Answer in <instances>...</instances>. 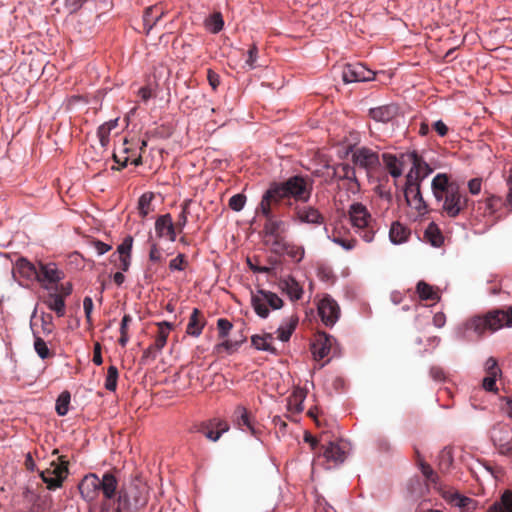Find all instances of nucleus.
<instances>
[{
    "mask_svg": "<svg viewBox=\"0 0 512 512\" xmlns=\"http://www.w3.org/2000/svg\"><path fill=\"white\" fill-rule=\"evenodd\" d=\"M311 193L312 186L299 175L282 182L271 183L256 210L265 218L263 225L265 236L271 238L283 236L287 231V224L276 216L282 215L281 209H292L296 202H308Z\"/></svg>",
    "mask_w": 512,
    "mask_h": 512,
    "instance_id": "nucleus-1",
    "label": "nucleus"
},
{
    "mask_svg": "<svg viewBox=\"0 0 512 512\" xmlns=\"http://www.w3.org/2000/svg\"><path fill=\"white\" fill-rule=\"evenodd\" d=\"M435 200L441 203V215L449 218L458 217L469 205V198L460 190V185L450 180L446 173H438L431 182Z\"/></svg>",
    "mask_w": 512,
    "mask_h": 512,
    "instance_id": "nucleus-2",
    "label": "nucleus"
},
{
    "mask_svg": "<svg viewBox=\"0 0 512 512\" xmlns=\"http://www.w3.org/2000/svg\"><path fill=\"white\" fill-rule=\"evenodd\" d=\"M81 497L88 503L95 502L102 492L105 500L115 498L118 489V480L112 472H105L102 478L95 473L83 477L78 485Z\"/></svg>",
    "mask_w": 512,
    "mask_h": 512,
    "instance_id": "nucleus-3",
    "label": "nucleus"
},
{
    "mask_svg": "<svg viewBox=\"0 0 512 512\" xmlns=\"http://www.w3.org/2000/svg\"><path fill=\"white\" fill-rule=\"evenodd\" d=\"M504 326L512 327V305L507 310L493 309L483 315H476L465 323V329L473 331L478 337L486 332L493 333Z\"/></svg>",
    "mask_w": 512,
    "mask_h": 512,
    "instance_id": "nucleus-4",
    "label": "nucleus"
},
{
    "mask_svg": "<svg viewBox=\"0 0 512 512\" xmlns=\"http://www.w3.org/2000/svg\"><path fill=\"white\" fill-rule=\"evenodd\" d=\"M115 512H137L148 502V486L136 477L126 486L117 491Z\"/></svg>",
    "mask_w": 512,
    "mask_h": 512,
    "instance_id": "nucleus-5",
    "label": "nucleus"
},
{
    "mask_svg": "<svg viewBox=\"0 0 512 512\" xmlns=\"http://www.w3.org/2000/svg\"><path fill=\"white\" fill-rule=\"evenodd\" d=\"M349 219L355 232L366 242H371L378 230L377 222L362 203L356 202L350 205Z\"/></svg>",
    "mask_w": 512,
    "mask_h": 512,
    "instance_id": "nucleus-6",
    "label": "nucleus"
},
{
    "mask_svg": "<svg viewBox=\"0 0 512 512\" xmlns=\"http://www.w3.org/2000/svg\"><path fill=\"white\" fill-rule=\"evenodd\" d=\"M57 461H52L50 467L40 473V477L47 485V489L56 490L62 487L64 480L69 474V461L65 456H58Z\"/></svg>",
    "mask_w": 512,
    "mask_h": 512,
    "instance_id": "nucleus-7",
    "label": "nucleus"
},
{
    "mask_svg": "<svg viewBox=\"0 0 512 512\" xmlns=\"http://www.w3.org/2000/svg\"><path fill=\"white\" fill-rule=\"evenodd\" d=\"M327 170V182L332 180H346L347 190L353 194L360 191V183L356 177L355 168L348 163H339L334 166L326 165Z\"/></svg>",
    "mask_w": 512,
    "mask_h": 512,
    "instance_id": "nucleus-8",
    "label": "nucleus"
},
{
    "mask_svg": "<svg viewBox=\"0 0 512 512\" xmlns=\"http://www.w3.org/2000/svg\"><path fill=\"white\" fill-rule=\"evenodd\" d=\"M251 304L258 316L266 318L269 315V307L274 310L280 309L283 306V300L273 292L258 290L252 293Z\"/></svg>",
    "mask_w": 512,
    "mask_h": 512,
    "instance_id": "nucleus-9",
    "label": "nucleus"
},
{
    "mask_svg": "<svg viewBox=\"0 0 512 512\" xmlns=\"http://www.w3.org/2000/svg\"><path fill=\"white\" fill-rule=\"evenodd\" d=\"M404 197L407 205L415 209L419 215H424L428 212V205L421 193V182L413 179L412 171L406 176Z\"/></svg>",
    "mask_w": 512,
    "mask_h": 512,
    "instance_id": "nucleus-10",
    "label": "nucleus"
},
{
    "mask_svg": "<svg viewBox=\"0 0 512 512\" xmlns=\"http://www.w3.org/2000/svg\"><path fill=\"white\" fill-rule=\"evenodd\" d=\"M352 162L355 166L364 169L367 174L377 170L380 166L378 152L368 147H360L352 152Z\"/></svg>",
    "mask_w": 512,
    "mask_h": 512,
    "instance_id": "nucleus-11",
    "label": "nucleus"
},
{
    "mask_svg": "<svg viewBox=\"0 0 512 512\" xmlns=\"http://www.w3.org/2000/svg\"><path fill=\"white\" fill-rule=\"evenodd\" d=\"M322 443V455L327 461H331L335 464H341L345 461L349 447L348 443L342 439L336 441H328L324 439V434L320 438Z\"/></svg>",
    "mask_w": 512,
    "mask_h": 512,
    "instance_id": "nucleus-12",
    "label": "nucleus"
},
{
    "mask_svg": "<svg viewBox=\"0 0 512 512\" xmlns=\"http://www.w3.org/2000/svg\"><path fill=\"white\" fill-rule=\"evenodd\" d=\"M342 80L344 83L367 82L375 77V72L367 68L364 64L347 63L342 68Z\"/></svg>",
    "mask_w": 512,
    "mask_h": 512,
    "instance_id": "nucleus-13",
    "label": "nucleus"
},
{
    "mask_svg": "<svg viewBox=\"0 0 512 512\" xmlns=\"http://www.w3.org/2000/svg\"><path fill=\"white\" fill-rule=\"evenodd\" d=\"M318 313L326 326H333L340 317V307L331 296L326 295L318 303Z\"/></svg>",
    "mask_w": 512,
    "mask_h": 512,
    "instance_id": "nucleus-14",
    "label": "nucleus"
},
{
    "mask_svg": "<svg viewBox=\"0 0 512 512\" xmlns=\"http://www.w3.org/2000/svg\"><path fill=\"white\" fill-rule=\"evenodd\" d=\"M37 269L33 263L25 258H19L13 266V277L21 285H28V282L36 281Z\"/></svg>",
    "mask_w": 512,
    "mask_h": 512,
    "instance_id": "nucleus-15",
    "label": "nucleus"
},
{
    "mask_svg": "<svg viewBox=\"0 0 512 512\" xmlns=\"http://www.w3.org/2000/svg\"><path fill=\"white\" fill-rule=\"evenodd\" d=\"M334 344L335 339L332 336L325 332H318L311 347L314 359L320 361L328 357L332 350H336Z\"/></svg>",
    "mask_w": 512,
    "mask_h": 512,
    "instance_id": "nucleus-16",
    "label": "nucleus"
},
{
    "mask_svg": "<svg viewBox=\"0 0 512 512\" xmlns=\"http://www.w3.org/2000/svg\"><path fill=\"white\" fill-rule=\"evenodd\" d=\"M63 278V273L57 269L54 263H39L36 281L45 289L58 283Z\"/></svg>",
    "mask_w": 512,
    "mask_h": 512,
    "instance_id": "nucleus-17",
    "label": "nucleus"
},
{
    "mask_svg": "<svg viewBox=\"0 0 512 512\" xmlns=\"http://www.w3.org/2000/svg\"><path fill=\"white\" fill-rule=\"evenodd\" d=\"M232 423L238 429L256 435L257 430L254 426V418L251 413L243 405H237L231 415Z\"/></svg>",
    "mask_w": 512,
    "mask_h": 512,
    "instance_id": "nucleus-18",
    "label": "nucleus"
},
{
    "mask_svg": "<svg viewBox=\"0 0 512 512\" xmlns=\"http://www.w3.org/2000/svg\"><path fill=\"white\" fill-rule=\"evenodd\" d=\"M293 221L300 223L317 224L320 225L324 222L323 215L312 206H298L293 204Z\"/></svg>",
    "mask_w": 512,
    "mask_h": 512,
    "instance_id": "nucleus-19",
    "label": "nucleus"
},
{
    "mask_svg": "<svg viewBox=\"0 0 512 512\" xmlns=\"http://www.w3.org/2000/svg\"><path fill=\"white\" fill-rule=\"evenodd\" d=\"M155 232L159 238L166 236L170 241H175V226L169 213L161 215L156 219Z\"/></svg>",
    "mask_w": 512,
    "mask_h": 512,
    "instance_id": "nucleus-20",
    "label": "nucleus"
},
{
    "mask_svg": "<svg viewBox=\"0 0 512 512\" xmlns=\"http://www.w3.org/2000/svg\"><path fill=\"white\" fill-rule=\"evenodd\" d=\"M399 113V107L395 104L383 105L369 110V116L381 123H388Z\"/></svg>",
    "mask_w": 512,
    "mask_h": 512,
    "instance_id": "nucleus-21",
    "label": "nucleus"
},
{
    "mask_svg": "<svg viewBox=\"0 0 512 512\" xmlns=\"http://www.w3.org/2000/svg\"><path fill=\"white\" fill-rule=\"evenodd\" d=\"M407 157L412 161L413 167L410 171H412L413 179L415 181L422 182L430 173H432L433 170L429 164L426 163L416 152L410 153Z\"/></svg>",
    "mask_w": 512,
    "mask_h": 512,
    "instance_id": "nucleus-22",
    "label": "nucleus"
},
{
    "mask_svg": "<svg viewBox=\"0 0 512 512\" xmlns=\"http://www.w3.org/2000/svg\"><path fill=\"white\" fill-rule=\"evenodd\" d=\"M405 157V154H401L399 157L391 153L382 154L385 168L393 178H399L402 175Z\"/></svg>",
    "mask_w": 512,
    "mask_h": 512,
    "instance_id": "nucleus-23",
    "label": "nucleus"
},
{
    "mask_svg": "<svg viewBox=\"0 0 512 512\" xmlns=\"http://www.w3.org/2000/svg\"><path fill=\"white\" fill-rule=\"evenodd\" d=\"M205 324H206V320L203 317L201 311L197 308H194L190 315L189 322H188L187 328H186V332H187V334H189L193 337H198L201 335Z\"/></svg>",
    "mask_w": 512,
    "mask_h": 512,
    "instance_id": "nucleus-24",
    "label": "nucleus"
},
{
    "mask_svg": "<svg viewBox=\"0 0 512 512\" xmlns=\"http://www.w3.org/2000/svg\"><path fill=\"white\" fill-rule=\"evenodd\" d=\"M43 302L50 310L54 311L58 317H63L65 315L66 305L61 294L56 292L49 293Z\"/></svg>",
    "mask_w": 512,
    "mask_h": 512,
    "instance_id": "nucleus-25",
    "label": "nucleus"
},
{
    "mask_svg": "<svg viewBox=\"0 0 512 512\" xmlns=\"http://www.w3.org/2000/svg\"><path fill=\"white\" fill-rule=\"evenodd\" d=\"M273 339L274 337L271 333H264L263 335L256 334L251 337V343L257 350L277 354V349L272 344Z\"/></svg>",
    "mask_w": 512,
    "mask_h": 512,
    "instance_id": "nucleus-26",
    "label": "nucleus"
},
{
    "mask_svg": "<svg viewBox=\"0 0 512 512\" xmlns=\"http://www.w3.org/2000/svg\"><path fill=\"white\" fill-rule=\"evenodd\" d=\"M280 287L292 301L299 300L302 297V286L292 277L281 280Z\"/></svg>",
    "mask_w": 512,
    "mask_h": 512,
    "instance_id": "nucleus-27",
    "label": "nucleus"
},
{
    "mask_svg": "<svg viewBox=\"0 0 512 512\" xmlns=\"http://www.w3.org/2000/svg\"><path fill=\"white\" fill-rule=\"evenodd\" d=\"M424 239L434 247H440L444 243L442 231L434 222L429 223L425 229Z\"/></svg>",
    "mask_w": 512,
    "mask_h": 512,
    "instance_id": "nucleus-28",
    "label": "nucleus"
},
{
    "mask_svg": "<svg viewBox=\"0 0 512 512\" xmlns=\"http://www.w3.org/2000/svg\"><path fill=\"white\" fill-rule=\"evenodd\" d=\"M157 326L158 332L152 345L157 351H161L167 343L169 333L173 326L171 323L166 321L158 323Z\"/></svg>",
    "mask_w": 512,
    "mask_h": 512,
    "instance_id": "nucleus-29",
    "label": "nucleus"
},
{
    "mask_svg": "<svg viewBox=\"0 0 512 512\" xmlns=\"http://www.w3.org/2000/svg\"><path fill=\"white\" fill-rule=\"evenodd\" d=\"M410 233V229L406 226L402 225L400 222H394L391 225L389 237L394 244H400L407 241Z\"/></svg>",
    "mask_w": 512,
    "mask_h": 512,
    "instance_id": "nucleus-30",
    "label": "nucleus"
},
{
    "mask_svg": "<svg viewBox=\"0 0 512 512\" xmlns=\"http://www.w3.org/2000/svg\"><path fill=\"white\" fill-rule=\"evenodd\" d=\"M416 292L421 300L439 301L440 295L434 286L426 283L425 281H419L416 285Z\"/></svg>",
    "mask_w": 512,
    "mask_h": 512,
    "instance_id": "nucleus-31",
    "label": "nucleus"
},
{
    "mask_svg": "<svg viewBox=\"0 0 512 512\" xmlns=\"http://www.w3.org/2000/svg\"><path fill=\"white\" fill-rule=\"evenodd\" d=\"M298 321H299V319L296 315L290 316L287 319V321L285 322V324L281 325L277 329L278 338L283 342L288 341L290 339L293 331L295 330V328L298 324Z\"/></svg>",
    "mask_w": 512,
    "mask_h": 512,
    "instance_id": "nucleus-32",
    "label": "nucleus"
},
{
    "mask_svg": "<svg viewBox=\"0 0 512 512\" xmlns=\"http://www.w3.org/2000/svg\"><path fill=\"white\" fill-rule=\"evenodd\" d=\"M33 337H34V350L37 353V355L42 360L53 357L54 353L52 351H50L44 338L38 332H36L34 330H33Z\"/></svg>",
    "mask_w": 512,
    "mask_h": 512,
    "instance_id": "nucleus-33",
    "label": "nucleus"
},
{
    "mask_svg": "<svg viewBox=\"0 0 512 512\" xmlns=\"http://www.w3.org/2000/svg\"><path fill=\"white\" fill-rule=\"evenodd\" d=\"M486 512H512V492L505 491L501 500L492 504Z\"/></svg>",
    "mask_w": 512,
    "mask_h": 512,
    "instance_id": "nucleus-34",
    "label": "nucleus"
},
{
    "mask_svg": "<svg viewBox=\"0 0 512 512\" xmlns=\"http://www.w3.org/2000/svg\"><path fill=\"white\" fill-rule=\"evenodd\" d=\"M118 125V119L110 120L100 125L97 130V136L99 138L102 147H106L110 141V133Z\"/></svg>",
    "mask_w": 512,
    "mask_h": 512,
    "instance_id": "nucleus-35",
    "label": "nucleus"
},
{
    "mask_svg": "<svg viewBox=\"0 0 512 512\" xmlns=\"http://www.w3.org/2000/svg\"><path fill=\"white\" fill-rule=\"evenodd\" d=\"M154 198V194L152 192H146L141 195L138 200V212L142 218H145L153 209H152V200Z\"/></svg>",
    "mask_w": 512,
    "mask_h": 512,
    "instance_id": "nucleus-36",
    "label": "nucleus"
},
{
    "mask_svg": "<svg viewBox=\"0 0 512 512\" xmlns=\"http://www.w3.org/2000/svg\"><path fill=\"white\" fill-rule=\"evenodd\" d=\"M438 467L443 473H446L453 464L452 450L449 447H444L438 456Z\"/></svg>",
    "mask_w": 512,
    "mask_h": 512,
    "instance_id": "nucleus-37",
    "label": "nucleus"
},
{
    "mask_svg": "<svg viewBox=\"0 0 512 512\" xmlns=\"http://www.w3.org/2000/svg\"><path fill=\"white\" fill-rule=\"evenodd\" d=\"M198 432L204 434V436L210 441L216 442L220 439L219 432L214 428L212 419L202 422L199 425Z\"/></svg>",
    "mask_w": 512,
    "mask_h": 512,
    "instance_id": "nucleus-38",
    "label": "nucleus"
},
{
    "mask_svg": "<svg viewBox=\"0 0 512 512\" xmlns=\"http://www.w3.org/2000/svg\"><path fill=\"white\" fill-rule=\"evenodd\" d=\"M71 395L69 391H63L56 401V412L59 416H65L69 410Z\"/></svg>",
    "mask_w": 512,
    "mask_h": 512,
    "instance_id": "nucleus-39",
    "label": "nucleus"
},
{
    "mask_svg": "<svg viewBox=\"0 0 512 512\" xmlns=\"http://www.w3.org/2000/svg\"><path fill=\"white\" fill-rule=\"evenodd\" d=\"M118 376H119V373H118L117 367L114 365L109 366L107 369V375H106L105 384H104L105 388L108 391L114 392L116 390Z\"/></svg>",
    "mask_w": 512,
    "mask_h": 512,
    "instance_id": "nucleus-40",
    "label": "nucleus"
},
{
    "mask_svg": "<svg viewBox=\"0 0 512 512\" xmlns=\"http://www.w3.org/2000/svg\"><path fill=\"white\" fill-rule=\"evenodd\" d=\"M192 203L191 199H187L182 204V210L181 213L178 216L177 222L174 224L175 226V232L178 231L179 233L182 232L183 228L187 224L188 220V214H189V205Z\"/></svg>",
    "mask_w": 512,
    "mask_h": 512,
    "instance_id": "nucleus-41",
    "label": "nucleus"
},
{
    "mask_svg": "<svg viewBox=\"0 0 512 512\" xmlns=\"http://www.w3.org/2000/svg\"><path fill=\"white\" fill-rule=\"evenodd\" d=\"M294 262L299 263L305 254L303 246H299L293 243H288L284 252Z\"/></svg>",
    "mask_w": 512,
    "mask_h": 512,
    "instance_id": "nucleus-42",
    "label": "nucleus"
},
{
    "mask_svg": "<svg viewBox=\"0 0 512 512\" xmlns=\"http://www.w3.org/2000/svg\"><path fill=\"white\" fill-rule=\"evenodd\" d=\"M246 340L245 337L241 338L240 340H224L223 342L217 344L215 346L216 352L220 353L222 351H226L228 353H232L238 349V347Z\"/></svg>",
    "mask_w": 512,
    "mask_h": 512,
    "instance_id": "nucleus-43",
    "label": "nucleus"
},
{
    "mask_svg": "<svg viewBox=\"0 0 512 512\" xmlns=\"http://www.w3.org/2000/svg\"><path fill=\"white\" fill-rule=\"evenodd\" d=\"M419 468L423 474V476L426 478L428 482H430L433 485H437L439 483V477L437 473L433 470V468L426 462L421 461L419 463Z\"/></svg>",
    "mask_w": 512,
    "mask_h": 512,
    "instance_id": "nucleus-44",
    "label": "nucleus"
},
{
    "mask_svg": "<svg viewBox=\"0 0 512 512\" xmlns=\"http://www.w3.org/2000/svg\"><path fill=\"white\" fill-rule=\"evenodd\" d=\"M131 322H132V317L129 314H125L121 321V325H120V334L121 335L118 340L119 344L122 347H125L127 342L129 341L128 327Z\"/></svg>",
    "mask_w": 512,
    "mask_h": 512,
    "instance_id": "nucleus-45",
    "label": "nucleus"
},
{
    "mask_svg": "<svg viewBox=\"0 0 512 512\" xmlns=\"http://www.w3.org/2000/svg\"><path fill=\"white\" fill-rule=\"evenodd\" d=\"M305 399V394L302 390L295 391L288 398L289 407H294L295 411L301 412L303 410V401Z\"/></svg>",
    "mask_w": 512,
    "mask_h": 512,
    "instance_id": "nucleus-46",
    "label": "nucleus"
},
{
    "mask_svg": "<svg viewBox=\"0 0 512 512\" xmlns=\"http://www.w3.org/2000/svg\"><path fill=\"white\" fill-rule=\"evenodd\" d=\"M41 328L44 337L51 335L54 331L53 316L51 314L41 315Z\"/></svg>",
    "mask_w": 512,
    "mask_h": 512,
    "instance_id": "nucleus-47",
    "label": "nucleus"
},
{
    "mask_svg": "<svg viewBox=\"0 0 512 512\" xmlns=\"http://www.w3.org/2000/svg\"><path fill=\"white\" fill-rule=\"evenodd\" d=\"M207 25L212 33H218L224 26L222 15L220 13L213 14L208 20Z\"/></svg>",
    "mask_w": 512,
    "mask_h": 512,
    "instance_id": "nucleus-48",
    "label": "nucleus"
},
{
    "mask_svg": "<svg viewBox=\"0 0 512 512\" xmlns=\"http://www.w3.org/2000/svg\"><path fill=\"white\" fill-rule=\"evenodd\" d=\"M232 327H233V325L228 319H225V318L218 319L217 328H218L219 338H222V339L226 338L228 336V334L230 333Z\"/></svg>",
    "mask_w": 512,
    "mask_h": 512,
    "instance_id": "nucleus-49",
    "label": "nucleus"
},
{
    "mask_svg": "<svg viewBox=\"0 0 512 512\" xmlns=\"http://www.w3.org/2000/svg\"><path fill=\"white\" fill-rule=\"evenodd\" d=\"M332 240L336 244L343 247L345 250H352L355 246L357 241L355 239H345L341 237L340 235H337L336 232H333Z\"/></svg>",
    "mask_w": 512,
    "mask_h": 512,
    "instance_id": "nucleus-50",
    "label": "nucleus"
},
{
    "mask_svg": "<svg viewBox=\"0 0 512 512\" xmlns=\"http://www.w3.org/2000/svg\"><path fill=\"white\" fill-rule=\"evenodd\" d=\"M246 196L243 194H235L229 199V207L234 211H241L245 205Z\"/></svg>",
    "mask_w": 512,
    "mask_h": 512,
    "instance_id": "nucleus-51",
    "label": "nucleus"
},
{
    "mask_svg": "<svg viewBox=\"0 0 512 512\" xmlns=\"http://www.w3.org/2000/svg\"><path fill=\"white\" fill-rule=\"evenodd\" d=\"M485 372L487 375L491 376H499L501 375V370L498 367L497 360L494 357H489L485 362Z\"/></svg>",
    "mask_w": 512,
    "mask_h": 512,
    "instance_id": "nucleus-52",
    "label": "nucleus"
},
{
    "mask_svg": "<svg viewBox=\"0 0 512 512\" xmlns=\"http://www.w3.org/2000/svg\"><path fill=\"white\" fill-rule=\"evenodd\" d=\"M288 242L285 241L284 236L272 238L271 251L275 254H283L285 252Z\"/></svg>",
    "mask_w": 512,
    "mask_h": 512,
    "instance_id": "nucleus-53",
    "label": "nucleus"
},
{
    "mask_svg": "<svg viewBox=\"0 0 512 512\" xmlns=\"http://www.w3.org/2000/svg\"><path fill=\"white\" fill-rule=\"evenodd\" d=\"M149 260L154 263H162L164 258L157 243H152L149 250Z\"/></svg>",
    "mask_w": 512,
    "mask_h": 512,
    "instance_id": "nucleus-54",
    "label": "nucleus"
},
{
    "mask_svg": "<svg viewBox=\"0 0 512 512\" xmlns=\"http://www.w3.org/2000/svg\"><path fill=\"white\" fill-rule=\"evenodd\" d=\"M133 246V238L131 236H127L124 238L123 242L118 246L117 252L119 256L130 255Z\"/></svg>",
    "mask_w": 512,
    "mask_h": 512,
    "instance_id": "nucleus-55",
    "label": "nucleus"
},
{
    "mask_svg": "<svg viewBox=\"0 0 512 512\" xmlns=\"http://www.w3.org/2000/svg\"><path fill=\"white\" fill-rule=\"evenodd\" d=\"M186 265H187V261L185 259V255L179 254L176 258H174L170 261L169 268L171 270L182 271L185 269Z\"/></svg>",
    "mask_w": 512,
    "mask_h": 512,
    "instance_id": "nucleus-56",
    "label": "nucleus"
},
{
    "mask_svg": "<svg viewBox=\"0 0 512 512\" xmlns=\"http://www.w3.org/2000/svg\"><path fill=\"white\" fill-rule=\"evenodd\" d=\"M83 308H84V312H85L86 321L91 326L92 325V311H93V301H92L91 297L86 296L84 298Z\"/></svg>",
    "mask_w": 512,
    "mask_h": 512,
    "instance_id": "nucleus-57",
    "label": "nucleus"
},
{
    "mask_svg": "<svg viewBox=\"0 0 512 512\" xmlns=\"http://www.w3.org/2000/svg\"><path fill=\"white\" fill-rule=\"evenodd\" d=\"M498 376L487 375L483 381L482 386L486 391L497 392L496 379Z\"/></svg>",
    "mask_w": 512,
    "mask_h": 512,
    "instance_id": "nucleus-58",
    "label": "nucleus"
},
{
    "mask_svg": "<svg viewBox=\"0 0 512 512\" xmlns=\"http://www.w3.org/2000/svg\"><path fill=\"white\" fill-rule=\"evenodd\" d=\"M258 54V48L255 44L251 45L248 52H247V59L245 60V63L250 67L254 68L256 59Z\"/></svg>",
    "mask_w": 512,
    "mask_h": 512,
    "instance_id": "nucleus-59",
    "label": "nucleus"
},
{
    "mask_svg": "<svg viewBox=\"0 0 512 512\" xmlns=\"http://www.w3.org/2000/svg\"><path fill=\"white\" fill-rule=\"evenodd\" d=\"M214 428L219 432V437L222 436L223 433L228 432L230 429V426L226 420L219 419V418H212Z\"/></svg>",
    "mask_w": 512,
    "mask_h": 512,
    "instance_id": "nucleus-60",
    "label": "nucleus"
},
{
    "mask_svg": "<svg viewBox=\"0 0 512 512\" xmlns=\"http://www.w3.org/2000/svg\"><path fill=\"white\" fill-rule=\"evenodd\" d=\"M451 501L455 505H457L459 507H463V508L468 507L469 504H471L473 502L472 499H470L468 497H465V496H462V495L457 494V493L452 496Z\"/></svg>",
    "mask_w": 512,
    "mask_h": 512,
    "instance_id": "nucleus-61",
    "label": "nucleus"
},
{
    "mask_svg": "<svg viewBox=\"0 0 512 512\" xmlns=\"http://www.w3.org/2000/svg\"><path fill=\"white\" fill-rule=\"evenodd\" d=\"M160 351H157L156 348L151 344L148 348H146L143 352V355L141 357V363H146L147 360H155L157 357V354Z\"/></svg>",
    "mask_w": 512,
    "mask_h": 512,
    "instance_id": "nucleus-62",
    "label": "nucleus"
},
{
    "mask_svg": "<svg viewBox=\"0 0 512 512\" xmlns=\"http://www.w3.org/2000/svg\"><path fill=\"white\" fill-rule=\"evenodd\" d=\"M430 376L435 381H439V382L444 381L446 379V375H445L443 368H441L439 366H432L430 368Z\"/></svg>",
    "mask_w": 512,
    "mask_h": 512,
    "instance_id": "nucleus-63",
    "label": "nucleus"
},
{
    "mask_svg": "<svg viewBox=\"0 0 512 512\" xmlns=\"http://www.w3.org/2000/svg\"><path fill=\"white\" fill-rule=\"evenodd\" d=\"M432 128L436 131V133L440 137H445L448 134V132H449L448 126L442 120L436 121L432 125Z\"/></svg>",
    "mask_w": 512,
    "mask_h": 512,
    "instance_id": "nucleus-64",
    "label": "nucleus"
}]
</instances>
